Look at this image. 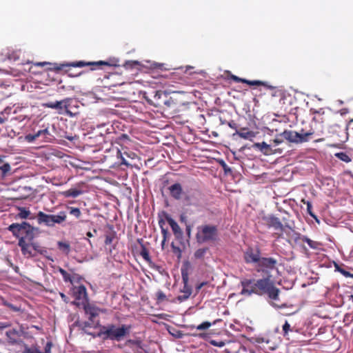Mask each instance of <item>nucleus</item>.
I'll return each instance as SVG.
<instances>
[{
    "mask_svg": "<svg viewBox=\"0 0 353 353\" xmlns=\"http://www.w3.org/2000/svg\"><path fill=\"white\" fill-rule=\"evenodd\" d=\"M131 329L132 326L130 325L121 324L117 325L110 323L101 326L97 336L103 340H110L119 342L130 334Z\"/></svg>",
    "mask_w": 353,
    "mask_h": 353,
    "instance_id": "f257e3e1",
    "label": "nucleus"
},
{
    "mask_svg": "<svg viewBox=\"0 0 353 353\" xmlns=\"http://www.w3.org/2000/svg\"><path fill=\"white\" fill-rule=\"evenodd\" d=\"M8 230L11 232L14 236L19 238V239L31 242L34 238L35 232H37L39 229L24 221L21 223L11 224L8 227Z\"/></svg>",
    "mask_w": 353,
    "mask_h": 353,
    "instance_id": "f03ea898",
    "label": "nucleus"
},
{
    "mask_svg": "<svg viewBox=\"0 0 353 353\" xmlns=\"http://www.w3.org/2000/svg\"><path fill=\"white\" fill-rule=\"evenodd\" d=\"M36 217L39 225L53 228L56 224H62L65 221L67 215L64 211H60L57 214H46L39 211Z\"/></svg>",
    "mask_w": 353,
    "mask_h": 353,
    "instance_id": "7ed1b4c3",
    "label": "nucleus"
},
{
    "mask_svg": "<svg viewBox=\"0 0 353 353\" xmlns=\"http://www.w3.org/2000/svg\"><path fill=\"white\" fill-rule=\"evenodd\" d=\"M199 243L216 241L218 239V230L215 225H204L197 228L196 235Z\"/></svg>",
    "mask_w": 353,
    "mask_h": 353,
    "instance_id": "20e7f679",
    "label": "nucleus"
},
{
    "mask_svg": "<svg viewBox=\"0 0 353 353\" xmlns=\"http://www.w3.org/2000/svg\"><path fill=\"white\" fill-rule=\"evenodd\" d=\"M254 284L258 295L268 294L269 297L276 300L279 296V290L276 288L268 278L254 280Z\"/></svg>",
    "mask_w": 353,
    "mask_h": 353,
    "instance_id": "39448f33",
    "label": "nucleus"
},
{
    "mask_svg": "<svg viewBox=\"0 0 353 353\" xmlns=\"http://www.w3.org/2000/svg\"><path fill=\"white\" fill-rule=\"evenodd\" d=\"M313 134L312 132L301 134L295 131L285 130L281 135L291 143H301L307 142L308 137Z\"/></svg>",
    "mask_w": 353,
    "mask_h": 353,
    "instance_id": "423d86ee",
    "label": "nucleus"
},
{
    "mask_svg": "<svg viewBox=\"0 0 353 353\" xmlns=\"http://www.w3.org/2000/svg\"><path fill=\"white\" fill-rule=\"evenodd\" d=\"M19 246L21 249L23 254L27 257L34 256L32 251H38L41 254H44L47 251L44 249H38L36 243L31 242L24 241L23 239H19Z\"/></svg>",
    "mask_w": 353,
    "mask_h": 353,
    "instance_id": "0eeeda50",
    "label": "nucleus"
},
{
    "mask_svg": "<svg viewBox=\"0 0 353 353\" xmlns=\"http://www.w3.org/2000/svg\"><path fill=\"white\" fill-rule=\"evenodd\" d=\"M72 290L73 295L75 299L73 303L77 307H80L88 301L87 290L84 285H81L79 286L74 287Z\"/></svg>",
    "mask_w": 353,
    "mask_h": 353,
    "instance_id": "6e6552de",
    "label": "nucleus"
},
{
    "mask_svg": "<svg viewBox=\"0 0 353 353\" xmlns=\"http://www.w3.org/2000/svg\"><path fill=\"white\" fill-rule=\"evenodd\" d=\"M242 290L240 292L241 295L250 296L253 294H257L254 279H243L241 281Z\"/></svg>",
    "mask_w": 353,
    "mask_h": 353,
    "instance_id": "1a4fd4ad",
    "label": "nucleus"
},
{
    "mask_svg": "<svg viewBox=\"0 0 353 353\" xmlns=\"http://www.w3.org/2000/svg\"><path fill=\"white\" fill-rule=\"evenodd\" d=\"M260 259V250L258 248H249L244 252V260L247 263H259Z\"/></svg>",
    "mask_w": 353,
    "mask_h": 353,
    "instance_id": "9d476101",
    "label": "nucleus"
},
{
    "mask_svg": "<svg viewBox=\"0 0 353 353\" xmlns=\"http://www.w3.org/2000/svg\"><path fill=\"white\" fill-rule=\"evenodd\" d=\"M72 101V100L70 98H66L61 101H56L54 102L47 103L46 106L50 108L57 110L58 112L61 114L64 108H69Z\"/></svg>",
    "mask_w": 353,
    "mask_h": 353,
    "instance_id": "9b49d317",
    "label": "nucleus"
},
{
    "mask_svg": "<svg viewBox=\"0 0 353 353\" xmlns=\"http://www.w3.org/2000/svg\"><path fill=\"white\" fill-rule=\"evenodd\" d=\"M81 307H83L85 314L88 316L90 321L95 319V318L99 315L100 312H102V310L92 304L89 303L88 301Z\"/></svg>",
    "mask_w": 353,
    "mask_h": 353,
    "instance_id": "f8f14e48",
    "label": "nucleus"
},
{
    "mask_svg": "<svg viewBox=\"0 0 353 353\" xmlns=\"http://www.w3.org/2000/svg\"><path fill=\"white\" fill-rule=\"evenodd\" d=\"M266 223L269 228H272L276 231H281L284 225L282 224L279 218L274 216H268L265 218Z\"/></svg>",
    "mask_w": 353,
    "mask_h": 353,
    "instance_id": "ddd939ff",
    "label": "nucleus"
},
{
    "mask_svg": "<svg viewBox=\"0 0 353 353\" xmlns=\"http://www.w3.org/2000/svg\"><path fill=\"white\" fill-rule=\"evenodd\" d=\"M170 195L175 199L179 200L183 193L182 185L179 183H175L168 188Z\"/></svg>",
    "mask_w": 353,
    "mask_h": 353,
    "instance_id": "4468645a",
    "label": "nucleus"
},
{
    "mask_svg": "<svg viewBox=\"0 0 353 353\" xmlns=\"http://www.w3.org/2000/svg\"><path fill=\"white\" fill-rule=\"evenodd\" d=\"M77 326L83 330L85 333L88 334H91L90 332H88V327H96L97 325H99V321H95V319H93L92 321H90L88 319V321H77Z\"/></svg>",
    "mask_w": 353,
    "mask_h": 353,
    "instance_id": "2eb2a0df",
    "label": "nucleus"
},
{
    "mask_svg": "<svg viewBox=\"0 0 353 353\" xmlns=\"http://www.w3.org/2000/svg\"><path fill=\"white\" fill-rule=\"evenodd\" d=\"M277 264V261L272 257L268 258H261L259 262V265L262 268H265L269 270L274 269L276 265Z\"/></svg>",
    "mask_w": 353,
    "mask_h": 353,
    "instance_id": "dca6fc26",
    "label": "nucleus"
},
{
    "mask_svg": "<svg viewBox=\"0 0 353 353\" xmlns=\"http://www.w3.org/2000/svg\"><path fill=\"white\" fill-rule=\"evenodd\" d=\"M166 221L170 225L172 230L176 237H181L182 236V231L178 223L170 216H166Z\"/></svg>",
    "mask_w": 353,
    "mask_h": 353,
    "instance_id": "f3484780",
    "label": "nucleus"
},
{
    "mask_svg": "<svg viewBox=\"0 0 353 353\" xmlns=\"http://www.w3.org/2000/svg\"><path fill=\"white\" fill-rule=\"evenodd\" d=\"M254 341L256 344L259 345L261 347L264 349H268L269 350H274L275 348L272 346H268L266 347L265 345H268L270 342V339L267 337L264 336H257L254 338Z\"/></svg>",
    "mask_w": 353,
    "mask_h": 353,
    "instance_id": "a211bd4d",
    "label": "nucleus"
},
{
    "mask_svg": "<svg viewBox=\"0 0 353 353\" xmlns=\"http://www.w3.org/2000/svg\"><path fill=\"white\" fill-rule=\"evenodd\" d=\"M190 265L189 262H185L183 265V266L181 268V276H182V281L184 284L183 286L186 288L188 285V281H189V274H188V267Z\"/></svg>",
    "mask_w": 353,
    "mask_h": 353,
    "instance_id": "6ab92c4d",
    "label": "nucleus"
},
{
    "mask_svg": "<svg viewBox=\"0 0 353 353\" xmlns=\"http://www.w3.org/2000/svg\"><path fill=\"white\" fill-rule=\"evenodd\" d=\"M236 133L241 138L248 140H252L256 136L255 132L248 130L245 128H243L239 132L237 131Z\"/></svg>",
    "mask_w": 353,
    "mask_h": 353,
    "instance_id": "aec40b11",
    "label": "nucleus"
},
{
    "mask_svg": "<svg viewBox=\"0 0 353 353\" xmlns=\"http://www.w3.org/2000/svg\"><path fill=\"white\" fill-rule=\"evenodd\" d=\"M108 65V63L105 62V61H98V62H94V63H85L83 61H77V62H72V63H68V64H66L65 65L67 66H72V67H79V68H81V67H83L85 65Z\"/></svg>",
    "mask_w": 353,
    "mask_h": 353,
    "instance_id": "412c9836",
    "label": "nucleus"
},
{
    "mask_svg": "<svg viewBox=\"0 0 353 353\" xmlns=\"http://www.w3.org/2000/svg\"><path fill=\"white\" fill-rule=\"evenodd\" d=\"M83 194V191L77 189H70L63 192L62 194L65 197L77 198L79 195Z\"/></svg>",
    "mask_w": 353,
    "mask_h": 353,
    "instance_id": "4be33fe9",
    "label": "nucleus"
},
{
    "mask_svg": "<svg viewBox=\"0 0 353 353\" xmlns=\"http://www.w3.org/2000/svg\"><path fill=\"white\" fill-rule=\"evenodd\" d=\"M58 248L64 254H68L70 252V245L68 242L59 241L57 243Z\"/></svg>",
    "mask_w": 353,
    "mask_h": 353,
    "instance_id": "5701e85b",
    "label": "nucleus"
},
{
    "mask_svg": "<svg viewBox=\"0 0 353 353\" xmlns=\"http://www.w3.org/2000/svg\"><path fill=\"white\" fill-rule=\"evenodd\" d=\"M254 147L258 148L261 152L263 153H268L270 151V145L267 144L265 142L256 143L254 145Z\"/></svg>",
    "mask_w": 353,
    "mask_h": 353,
    "instance_id": "b1692460",
    "label": "nucleus"
},
{
    "mask_svg": "<svg viewBox=\"0 0 353 353\" xmlns=\"http://www.w3.org/2000/svg\"><path fill=\"white\" fill-rule=\"evenodd\" d=\"M181 292H183L184 294L183 296H178V299L180 301H185L190 296V295L192 294V289L190 286H187L186 288H185V286H183V288L181 290Z\"/></svg>",
    "mask_w": 353,
    "mask_h": 353,
    "instance_id": "393cba45",
    "label": "nucleus"
},
{
    "mask_svg": "<svg viewBox=\"0 0 353 353\" xmlns=\"http://www.w3.org/2000/svg\"><path fill=\"white\" fill-rule=\"evenodd\" d=\"M59 272L62 275L63 279L65 282H70L72 284H73L75 276H71L70 274H69L65 270H64L61 268H59Z\"/></svg>",
    "mask_w": 353,
    "mask_h": 353,
    "instance_id": "a878e982",
    "label": "nucleus"
},
{
    "mask_svg": "<svg viewBox=\"0 0 353 353\" xmlns=\"http://www.w3.org/2000/svg\"><path fill=\"white\" fill-rule=\"evenodd\" d=\"M295 230H294L291 227L288 226V225H284L283 227V229H281V230L280 231L281 232V234H279V237H281L283 234H285V236H287V240L289 239L292 235V234L294 232Z\"/></svg>",
    "mask_w": 353,
    "mask_h": 353,
    "instance_id": "bb28decb",
    "label": "nucleus"
},
{
    "mask_svg": "<svg viewBox=\"0 0 353 353\" xmlns=\"http://www.w3.org/2000/svg\"><path fill=\"white\" fill-rule=\"evenodd\" d=\"M125 345L128 346H130V347H132V346H137V347L140 349H143V343L141 340H133V339H128L125 342Z\"/></svg>",
    "mask_w": 353,
    "mask_h": 353,
    "instance_id": "cd10ccee",
    "label": "nucleus"
},
{
    "mask_svg": "<svg viewBox=\"0 0 353 353\" xmlns=\"http://www.w3.org/2000/svg\"><path fill=\"white\" fill-rule=\"evenodd\" d=\"M30 211L27 210L26 208H19V213L17 216L23 219H28L29 216L30 215Z\"/></svg>",
    "mask_w": 353,
    "mask_h": 353,
    "instance_id": "c85d7f7f",
    "label": "nucleus"
},
{
    "mask_svg": "<svg viewBox=\"0 0 353 353\" xmlns=\"http://www.w3.org/2000/svg\"><path fill=\"white\" fill-rule=\"evenodd\" d=\"M10 110L11 108L10 107H7L0 112V124H2L7 121V116L10 114Z\"/></svg>",
    "mask_w": 353,
    "mask_h": 353,
    "instance_id": "c756f323",
    "label": "nucleus"
},
{
    "mask_svg": "<svg viewBox=\"0 0 353 353\" xmlns=\"http://www.w3.org/2000/svg\"><path fill=\"white\" fill-rule=\"evenodd\" d=\"M302 236H301L299 233L294 231L292 234L290 238L288 239V242L290 243V244H292V242L297 243L299 241V240H302Z\"/></svg>",
    "mask_w": 353,
    "mask_h": 353,
    "instance_id": "7c9ffc66",
    "label": "nucleus"
},
{
    "mask_svg": "<svg viewBox=\"0 0 353 353\" xmlns=\"http://www.w3.org/2000/svg\"><path fill=\"white\" fill-rule=\"evenodd\" d=\"M302 241L307 243V245L312 249H316L318 248L319 243L317 242L311 240L305 236H302Z\"/></svg>",
    "mask_w": 353,
    "mask_h": 353,
    "instance_id": "2f4dec72",
    "label": "nucleus"
},
{
    "mask_svg": "<svg viewBox=\"0 0 353 353\" xmlns=\"http://www.w3.org/2000/svg\"><path fill=\"white\" fill-rule=\"evenodd\" d=\"M335 156L338 159H339L340 160H341L345 163H349L351 161L350 157L345 152H337L335 154Z\"/></svg>",
    "mask_w": 353,
    "mask_h": 353,
    "instance_id": "473e14b6",
    "label": "nucleus"
},
{
    "mask_svg": "<svg viewBox=\"0 0 353 353\" xmlns=\"http://www.w3.org/2000/svg\"><path fill=\"white\" fill-rule=\"evenodd\" d=\"M335 270L340 272L341 274H343L345 277H350L352 276V274L349 272L348 271L344 270L341 267H340L338 264L335 263L334 265Z\"/></svg>",
    "mask_w": 353,
    "mask_h": 353,
    "instance_id": "72a5a7b5",
    "label": "nucleus"
},
{
    "mask_svg": "<svg viewBox=\"0 0 353 353\" xmlns=\"http://www.w3.org/2000/svg\"><path fill=\"white\" fill-rule=\"evenodd\" d=\"M207 248L198 249L194 254V257L199 259L203 258L207 252Z\"/></svg>",
    "mask_w": 353,
    "mask_h": 353,
    "instance_id": "f704fd0d",
    "label": "nucleus"
},
{
    "mask_svg": "<svg viewBox=\"0 0 353 353\" xmlns=\"http://www.w3.org/2000/svg\"><path fill=\"white\" fill-rule=\"evenodd\" d=\"M212 325V323L208 321H205L201 323L200 325L196 326V330H208L209 327H210Z\"/></svg>",
    "mask_w": 353,
    "mask_h": 353,
    "instance_id": "c9c22d12",
    "label": "nucleus"
},
{
    "mask_svg": "<svg viewBox=\"0 0 353 353\" xmlns=\"http://www.w3.org/2000/svg\"><path fill=\"white\" fill-rule=\"evenodd\" d=\"M69 210H70V214L71 215L74 216L77 218H79L81 214V212L78 208L71 207V208H69Z\"/></svg>",
    "mask_w": 353,
    "mask_h": 353,
    "instance_id": "e433bc0d",
    "label": "nucleus"
},
{
    "mask_svg": "<svg viewBox=\"0 0 353 353\" xmlns=\"http://www.w3.org/2000/svg\"><path fill=\"white\" fill-rule=\"evenodd\" d=\"M0 170L2 172L3 175H5L6 173L10 172V165L9 163H5L2 166H0Z\"/></svg>",
    "mask_w": 353,
    "mask_h": 353,
    "instance_id": "4c0bfd02",
    "label": "nucleus"
},
{
    "mask_svg": "<svg viewBox=\"0 0 353 353\" xmlns=\"http://www.w3.org/2000/svg\"><path fill=\"white\" fill-rule=\"evenodd\" d=\"M210 343L214 346L222 347H223L225 343L223 341H216V340H210Z\"/></svg>",
    "mask_w": 353,
    "mask_h": 353,
    "instance_id": "58836bf2",
    "label": "nucleus"
},
{
    "mask_svg": "<svg viewBox=\"0 0 353 353\" xmlns=\"http://www.w3.org/2000/svg\"><path fill=\"white\" fill-rule=\"evenodd\" d=\"M141 255L145 260H146V261L150 260L149 253L146 248H142V250L141 251Z\"/></svg>",
    "mask_w": 353,
    "mask_h": 353,
    "instance_id": "ea45409f",
    "label": "nucleus"
},
{
    "mask_svg": "<svg viewBox=\"0 0 353 353\" xmlns=\"http://www.w3.org/2000/svg\"><path fill=\"white\" fill-rule=\"evenodd\" d=\"M304 203H305L307 205V212L308 214L316 219V216L312 213V204L310 201H304Z\"/></svg>",
    "mask_w": 353,
    "mask_h": 353,
    "instance_id": "a19ab883",
    "label": "nucleus"
},
{
    "mask_svg": "<svg viewBox=\"0 0 353 353\" xmlns=\"http://www.w3.org/2000/svg\"><path fill=\"white\" fill-rule=\"evenodd\" d=\"M245 83L250 85H260L263 84L261 81H249L247 79H245Z\"/></svg>",
    "mask_w": 353,
    "mask_h": 353,
    "instance_id": "79ce46f5",
    "label": "nucleus"
},
{
    "mask_svg": "<svg viewBox=\"0 0 353 353\" xmlns=\"http://www.w3.org/2000/svg\"><path fill=\"white\" fill-rule=\"evenodd\" d=\"M25 139L29 142V143H32L34 141H35L37 139L34 134H27L25 137Z\"/></svg>",
    "mask_w": 353,
    "mask_h": 353,
    "instance_id": "37998d69",
    "label": "nucleus"
},
{
    "mask_svg": "<svg viewBox=\"0 0 353 353\" xmlns=\"http://www.w3.org/2000/svg\"><path fill=\"white\" fill-rule=\"evenodd\" d=\"M290 330V325L288 323V321H285V323L283 325V335L285 336Z\"/></svg>",
    "mask_w": 353,
    "mask_h": 353,
    "instance_id": "c03bdc74",
    "label": "nucleus"
},
{
    "mask_svg": "<svg viewBox=\"0 0 353 353\" xmlns=\"http://www.w3.org/2000/svg\"><path fill=\"white\" fill-rule=\"evenodd\" d=\"M157 297L159 301H163L165 299V294L162 291H158L157 293Z\"/></svg>",
    "mask_w": 353,
    "mask_h": 353,
    "instance_id": "a18cd8bd",
    "label": "nucleus"
},
{
    "mask_svg": "<svg viewBox=\"0 0 353 353\" xmlns=\"http://www.w3.org/2000/svg\"><path fill=\"white\" fill-rule=\"evenodd\" d=\"M52 342L49 341L46 343L45 346V351L42 353H50L51 347H52Z\"/></svg>",
    "mask_w": 353,
    "mask_h": 353,
    "instance_id": "49530a36",
    "label": "nucleus"
},
{
    "mask_svg": "<svg viewBox=\"0 0 353 353\" xmlns=\"http://www.w3.org/2000/svg\"><path fill=\"white\" fill-rule=\"evenodd\" d=\"M27 353H42V352L37 347H32L27 350Z\"/></svg>",
    "mask_w": 353,
    "mask_h": 353,
    "instance_id": "de8ad7c7",
    "label": "nucleus"
},
{
    "mask_svg": "<svg viewBox=\"0 0 353 353\" xmlns=\"http://www.w3.org/2000/svg\"><path fill=\"white\" fill-rule=\"evenodd\" d=\"M221 165L225 173L231 172V168H229L224 161H222Z\"/></svg>",
    "mask_w": 353,
    "mask_h": 353,
    "instance_id": "09e8293b",
    "label": "nucleus"
},
{
    "mask_svg": "<svg viewBox=\"0 0 353 353\" xmlns=\"http://www.w3.org/2000/svg\"><path fill=\"white\" fill-rule=\"evenodd\" d=\"M232 79H234L236 82H243L245 83V79L239 78L236 76H232Z\"/></svg>",
    "mask_w": 353,
    "mask_h": 353,
    "instance_id": "8fccbe9b",
    "label": "nucleus"
},
{
    "mask_svg": "<svg viewBox=\"0 0 353 353\" xmlns=\"http://www.w3.org/2000/svg\"><path fill=\"white\" fill-rule=\"evenodd\" d=\"M112 241V238L110 236H106L105 239V243L106 245L110 244Z\"/></svg>",
    "mask_w": 353,
    "mask_h": 353,
    "instance_id": "3c124183",
    "label": "nucleus"
},
{
    "mask_svg": "<svg viewBox=\"0 0 353 353\" xmlns=\"http://www.w3.org/2000/svg\"><path fill=\"white\" fill-rule=\"evenodd\" d=\"M34 135H35L37 139H38L40 137H43V134L42 130H40L37 131V132H35Z\"/></svg>",
    "mask_w": 353,
    "mask_h": 353,
    "instance_id": "603ef678",
    "label": "nucleus"
},
{
    "mask_svg": "<svg viewBox=\"0 0 353 353\" xmlns=\"http://www.w3.org/2000/svg\"><path fill=\"white\" fill-rule=\"evenodd\" d=\"M16 333H17V331L15 330H12L8 331L6 332V335L8 337H10L12 334H16Z\"/></svg>",
    "mask_w": 353,
    "mask_h": 353,
    "instance_id": "864d4df0",
    "label": "nucleus"
},
{
    "mask_svg": "<svg viewBox=\"0 0 353 353\" xmlns=\"http://www.w3.org/2000/svg\"><path fill=\"white\" fill-rule=\"evenodd\" d=\"M68 108H64V109H63V110H65V114H66L67 115H68V116H70V117H73V116H74L73 113H72L71 111H70Z\"/></svg>",
    "mask_w": 353,
    "mask_h": 353,
    "instance_id": "5fc2aeb1",
    "label": "nucleus"
},
{
    "mask_svg": "<svg viewBox=\"0 0 353 353\" xmlns=\"http://www.w3.org/2000/svg\"><path fill=\"white\" fill-rule=\"evenodd\" d=\"M43 134V138H46L47 135L50 134L49 130L48 128H45L42 130Z\"/></svg>",
    "mask_w": 353,
    "mask_h": 353,
    "instance_id": "6e6d98bb",
    "label": "nucleus"
},
{
    "mask_svg": "<svg viewBox=\"0 0 353 353\" xmlns=\"http://www.w3.org/2000/svg\"><path fill=\"white\" fill-rule=\"evenodd\" d=\"M186 232H187L188 236H190V234H191V227H190V225H187L186 226Z\"/></svg>",
    "mask_w": 353,
    "mask_h": 353,
    "instance_id": "4d7b16f0",
    "label": "nucleus"
},
{
    "mask_svg": "<svg viewBox=\"0 0 353 353\" xmlns=\"http://www.w3.org/2000/svg\"><path fill=\"white\" fill-rule=\"evenodd\" d=\"M228 125L232 128V129H236V123H234V122H230L228 123Z\"/></svg>",
    "mask_w": 353,
    "mask_h": 353,
    "instance_id": "13d9d810",
    "label": "nucleus"
},
{
    "mask_svg": "<svg viewBox=\"0 0 353 353\" xmlns=\"http://www.w3.org/2000/svg\"><path fill=\"white\" fill-rule=\"evenodd\" d=\"M48 63H48V62H38V63H35V65L43 66V65H47Z\"/></svg>",
    "mask_w": 353,
    "mask_h": 353,
    "instance_id": "bf43d9fd",
    "label": "nucleus"
},
{
    "mask_svg": "<svg viewBox=\"0 0 353 353\" xmlns=\"http://www.w3.org/2000/svg\"><path fill=\"white\" fill-rule=\"evenodd\" d=\"M121 163L123 164V165H129V163L127 162V161L121 155Z\"/></svg>",
    "mask_w": 353,
    "mask_h": 353,
    "instance_id": "052dcab7",
    "label": "nucleus"
},
{
    "mask_svg": "<svg viewBox=\"0 0 353 353\" xmlns=\"http://www.w3.org/2000/svg\"><path fill=\"white\" fill-rule=\"evenodd\" d=\"M274 142L275 143L276 145H279L282 143V140H281L279 139H275L274 140Z\"/></svg>",
    "mask_w": 353,
    "mask_h": 353,
    "instance_id": "680f3d73",
    "label": "nucleus"
},
{
    "mask_svg": "<svg viewBox=\"0 0 353 353\" xmlns=\"http://www.w3.org/2000/svg\"><path fill=\"white\" fill-rule=\"evenodd\" d=\"M60 296L65 302H67V296L63 293H60Z\"/></svg>",
    "mask_w": 353,
    "mask_h": 353,
    "instance_id": "e2e57ef3",
    "label": "nucleus"
},
{
    "mask_svg": "<svg viewBox=\"0 0 353 353\" xmlns=\"http://www.w3.org/2000/svg\"><path fill=\"white\" fill-rule=\"evenodd\" d=\"M161 232H162L164 237H165V235L167 234V230H165L161 225Z\"/></svg>",
    "mask_w": 353,
    "mask_h": 353,
    "instance_id": "0e129e2a",
    "label": "nucleus"
},
{
    "mask_svg": "<svg viewBox=\"0 0 353 353\" xmlns=\"http://www.w3.org/2000/svg\"><path fill=\"white\" fill-rule=\"evenodd\" d=\"M205 336H206V334H204V333H201V334H199V336L200 338H203V339H204L205 337Z\"/></svg>",
    "mask_w": 353,
    "mask_h": 353,
    "instance_id": "69168bd1",
    "label": "nucleus"
},
{
    "mask_svg": "<svg viewBox=\"0 0 353 353\" xmlns=\"http://www.w3.org/2000/svg\"><path fill=\"white\" fill-rule=\"evenodd\" d=\"M185 219H186V217L185 216H183V215L181 216V221L185 222Z\"/></svg>",
    "mask_w": 353,
    "mask_h": 353,
    "instance_id": "338daca9",
    "label": "nucleus"
},
{
    "mask_svg": "<svg viewBox=\"0 0 353 353\" xmlns=\"http://www.w3.org/2000/svg\"><path fill=\"white\" fill-rule=\"evenodd\" d=\"M204 285V283H201L200 285H199L196 288L197 290H199Z\"/></svg>",
    "mask_w": 353,
    "mask_h": 353,
    "instance_id": "774afa93",
    "label": "nucleus"
}]
</instances>
